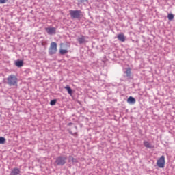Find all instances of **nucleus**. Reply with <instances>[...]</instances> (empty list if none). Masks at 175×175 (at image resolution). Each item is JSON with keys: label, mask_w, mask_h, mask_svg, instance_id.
<instances>
[{"label": "nucleus", "mask_w": 175, "mask_h": 175, "mask_svg": "<svg viewBox=\"0 0 175 175\" xmlns=\"http://www.w3.org/2000/svg\"><path fill=\"white\" fill-rule=\"evenodd\" d=\"M7 83L10 86H17L18 85V78L14 75L8 76L7 79Z\"/></svg>", "instance_id": "nucleus-1"}, {"label": "nucleus", "mask_w": 175, "mask_h": 175, "mask_svg": "<svg viewBox=\"0 0 175 175\" xmlns=\"http://www.w3.org/2000/svg\"><path fill=\"white\" fill-rule=\"evenodd\" d=\"M156 165H157V167H159V169H163L165 167V156L162 155L157 159V162L156 163Z\"/></svg>", "instance_id": "nucleus-2"}, {"label": "nucleus", "mask_w": 175, "mask_h": 175, "mask_svg": "<svg viewBox=\"0 0 175 175\" xmlns=\"http://www.w3.org/2000/svg\"><path fill=\"white\" fill-rule=\"evenodd\" d=\"M57 44L56 42H51L50 47L49 49V53L50 55H54L57 53Z\"/></svg>", "instance_id": "nucleus-3"}, {"label": "nucleus", "mask_w": 175, "mask_h": 175, "mask_svg": "<svg viewBox=\"0 0 175 175\" xmlns=\"http://www.w3.org/2000/svg\"><path fill=\"white\" fill-rule=\"evenodd\" d=\"M71 17L75 19V18H80L81 16H82L81 12L80 10H70L69 11Z\"/></svg>", "instance_id": "nucleus-4"}, {"label": "nucleus", "mask_w": 175, "mask_h": 175, "mask_svg": "<svg viewBox=\"0 0 175 175\" xmlns=\"http://www.w3.org/2000/svg\"><path fill=\"white\" fill-rule=\"evenodd\" d=\"M66 159L67 158L66 157H58L56 159L55 163L58 166H63V165H65Z\"/></svg>", "instance_id": "nucleus-5"}, {"label": "nucleus", "mask_w": 175, "mask_h": 175, "mask_svg": "<svg viewBox=\"0 0 175 175\" xmlns=\"http://www.w3.org/2000/svg\"><path fill=\"white\" fill-rule=\"evenodd\" d=\"M45 30L49 35H53L56 33V29L55 27L46 28Z\"/></svg>", "instance_id": "nucleus-6"}, {"label": "nucleus", "mask_w": 175, "mask_h": 175, "mask_svg": "<svg viewBox=\"0 0 175 175\" xmlns=\"http://www.w3.org/2000/svg\"><path fill=\"white\" fill-rule=\"evenodd\" d=\"M144 146H145V147H146V148H148L149 149H152V148H154V146L153 145H152L148 141H144Z\"/></svg>", "instance_id": "nucleus-7"}, {"label": "nucleus", "mask_w": 175, "mask_h": 175, "mask_svg": "<svg viewBox=\"0 0 175 175\" xmlns=\"http://www.w3.org/2000/svg\"><path fill=\"white\" fill-rule=\"evenodd\" d=\"M21 173V171L18 168H14L11 173L10 175H19Z\"/></svg>", "instance_id": "nucleus-8"}, {"label": "nucleus", "mask_w": 175, "mask_h": 175, "mask_svg": "<svg viewBox=\"0 0 175 175\" xmlns=\"http://www.w3.org/2000/svg\"><path fill=\"white\" fill-rule=\"evenodd\" d=\"M118 40L119 41L124 42L126 41V37L124 36V33H120L118 36Z\"/></svg>", "instance_id": "nucleus-9"}, {"label": "nucleus", "mask_w": 175, "mask_h": 175, "mask_svg": "<svg viewBox=\"0 0 175 175\" xmlns=\"http://www.w3.org/2000/svg\"><path fill=\"white\" fill-rule=\"evenodd\" d=\"M69 162H72V163H78V160L72 156L69 157Z\"/></svg>", "instance_id": "nucleus-10"}, {"label": "nucleus", "mask_w": 175, "mask_h": 175, "mask_svg": "<svg viewBox=\"0 0 175 175\" xmlns=\"http://www.w3.org/2000/svg\"><path fill=\"white\" fill-rule=\"evenodd\" d=\"M135 102H136L135 99L132 96H130L129 97V98H127V103L135 104Z\"/></svg>", "instance_id": "nucleus-11"}, {"label": "nucleus", "mask_w": 175, "mask_h": 175, "mask_svg": "<svg viewBox=\"0 0 175 175\" xmlns=\"http://www.w3.org/2000/svg\"><path fill=\"white\" fill-rule=\"evenodd\" d=\"M73 129H74V131H72L71 129H69L70 133L72 135H77V126H74Z\"/></svg>", "instance_id": "nucleus-12"}, {"label": "nucleus", "mask_w": 175, "mask_h": 175, "mask_svg": "<svg viewBox=\"0 0 175 175\" xmlns=\"http://www.w3.org/2000/svg\"><path fill=\"white\" fill-rule=\"evenodd\" d=\"M23 62L22 60L16 61L15 65L18 67H22L23 66Z\"/></svg>", "instance_id": "nucleus-13"}, {"label": "nucleus", "mask_w": 175, "mask_h": 175, "mask_svg": "<svg viewBox=\"0 0 175 175\" xmlns=\"http://www.w3.org/2000/svg\"><path fill=\"white\" fill-rule=\"evenodd\" d=\"M78 41L80 44H83L85 42V37L83 36H81L80 38H78Z\"/></svg>", "instance_id": "nucleus-14"}, {"label": "nucleus", "mask_w": 175, "mask_h": 175, "mask_svg": "<svg viewBox=\"0 0 175 175\" xmlns=\"http://www.w3.org/2000/svg\"><path fill=\"white\" fill-rule=\"evenodd\" d=\"M124 73H126V76L131 77V69L130 68L126 69V72Z\"/></svg>", "instance_id": "nucleus-15"}, {"label": "nucleus", "mask_w": 175, "mask_h": 175, "mask_svg": "<svg viewBox=\"0 0 175 175\" xmlns=\"http://www.w3.org/2000/svg\"><path fill=\"white\" fill-rule=\"evenodd\" d=\"M64 88H65L66 90H67V91H68V94H69L70 95H72V89L70 88L69 85L66 86Z\"/></svg>", "instance_id": "nucleus-16"}, {"label": "nucleus", "mask_w": 175, "mask_h": 175, "mask_svg": "<svg viewBox=\"0 0 175 175\" xmlns=\"http://www.w3.org/2000/svg\"><path fill=\"white\" fill-rule=\"evenodd\" d=\"M68 52V51L67 50H65V49H61L59 50V53H60L61 55L66 54Z\"/></svg>", "instance_id": "nucleus-17"}, {"label": "nucleus", "mask_w": 175, "mask_h": 175, "mask_svg": "<svg viewBox=\"0 0 175 175\" xmlns=\"http://www.w3.org/2000/svg\"><path fill=\"white\" fill-rule=\"evenodd\" d=\"M174 18V16L173 14H167V19H168L169 21L173 20Z\"/></svg>", "instance_id": "nucleus-18"}, {"label": "nucleus", "mask_w": 175, "mask_h": 175, "mask_svg": "<svg viewBox=\"0 0 175 175\" xmlns=\"http://www.w3.org/2000/svg\"><path fill=\"white\" fill-rule=\"evenodd\" d=\"M6 139L3 137H0V144H5Z\"/></svg>", "instance_id": "nucleus-19"}, {"label": "nucleus", "mask_w": 175, "mask_h": 175, "mask_svg": "<svg viewBox=\"0 0 175 175\" xmlns=\"http://www.w3.org/2000/svg\"><path fill=\"white\" fill-rule=\"evenodd\" d=\"M56 102H57V100L55 99H54L51 101L50 104H51V105H55Z\"/></svg>", "instance_id": "nucleus-20"}, {"label": "nucleus", "mask_w": 175, "mask_h": 175, "mask_svg": "<svg viewBox=\"0 0 175 175\" xmlns=\"http://www.w3.org/2000/svg\"><path fill=\"white\" fill-rule=\"evenodd\" d=\"M8 1V0H0V4H4Z\"/></svg>", "instance_id": "nucleus-21"}, {"label": "nucleus", "mask_w": 175, "mask_h": 175, "mask_svg": "<svg viewBox=\"0 0 175 175\" xmlns=\"http://www.w3.org/2000/svg\"><path fill=\"white\" fill-rule=\"evenodd\" d=\"M87 1H88V0H81V3H84V2H87Z\"/></svg>", "instance_id": "nucleus-22"}, {"label": "nucleus", "mask_w": 175, "mask_h": 175, "mask_svg": "<svg viewBox=\"0 0 175 175\" xmlns=\"http://www.w3.org/2000/svg\"><path fill=\"white\" fill-rule=\"evenodd\" d=\"M63 44H64L63 43H62V44H60L61 47L63 46Z\"/></svg>", "instance_id": "nucleus-23"}, {"label": "nucleus", "mask_w": 175, "mask_h": 175, "mask_svg": "<svg viewBox=\"0 0 175 175\" xmlns=\"http://www.w3.org/2000/svg\"><path fill=\"white\" fill-rule=\"evenodd\" d=\"M71 124H72V123H69V124H68V126H70V125H71Z\"/></svg>", "instance_id": "nucleus-24"}]
</instances>
